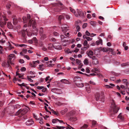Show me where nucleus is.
Masks as SVG:
<instances>
[{
    "mask_svg": "<svg viewBox=\"0 0 129 129\" xmlns=\"http://www.w3.org/2000/svg\"><path fill=\"white\" fill-rule=\"evenodd\" d=\"M95 98L96 100L98 101L100 98V93H97L95 95Z\"/></svg>",
    "mask_w": 129,
    "mask_h": 129,
    "instance_id": "nucleus-20",
    "label": "nucleus"
},
{
    "mask_svg": "<svg viewBox=\"0 0 129 129\" xmlns=\"http://www.w3.org/2000/svg\"><path fill=\"white\" fill-rule=\"evenodd\" d=\"M24 57L26 58L27 60H29L30 58L27 55H25L24 56Z\"/></svg>",
    "mask_w": 129,
    "mask_h": 129,
    "instance_id": "nucleus-63",
    "label": "nucleus"
},
{
    "mask_svg": "<svg viewBox=\"0 0 129 129\" xmlns=\"http://www.w3.org/2000/svg\"><path fill=\"white\" fill-rule=\"evenodd\" d=\"M57 120H58V119H53L52 120V122L54 123H55L57 121H58Z\"/></svg>",
    "mask_w": 129,
    "mask_h": 129,
    "instance_id": "nucleus-49",
    "label": "nucleus"
},
{
    "mask_svg": "<svg viewBox=\"0 0 129 129\" xmlns=\"http://www.w3.org/2000/svg\"><path fill=\"white\" fill-rule=\"evenodd\" d=\"M89 48V47L84 46V47L81 48V49L82 50H85Z\"/></svg>",
    "mask_w": 129,
    "mask_h": 129,
    "instance_id": "nucleus-32",
    "label": "nucleus"
},
{
    "mask_svg": "<svg viewBox=\"0 0 129 129\" xmlns=\"http://www.w3.org/2000/svg\"><path fill=\"white\" fill-rule=\"evenodd\" d=\"M86 53L88 57H89V58L94 55V53L93 51L91 50H90L89 51H87Z\"/></svg>",
    "mask_w": 129,
    "mask_h": 129,
    "instance_id": "nucleus-7",
    "label": "nucleus"
},
{
    "mask_svg": "<svg viewBox=\"0 0 129 129\" xmlns=\"http://www.w3.org/2000/svg\"><path fill=\"white\" fill-rule=\"evenodd\" d=\"M86 39L87 40V41H89L92 40V39L90 37H87V38Z\"/></svg>",
    "mask_w": 129,
    "mask_h": 129,
    "instance_id": "nucleus-50",
    "label": "nucleus"
},
{
    "mask_svg": "<svg viewBox=\"0 0 129 129\" xmlns=\"http://www.w3.org/2000/svg\"><path fill=\"white\" fill-rule=\"evenodd\" d=\"M87 25V23H84L82 25V27L83 28H85Z\"/></svg>",
    "mask_w": 129,
    "mask_h": 129,
    "instance_id": "nucleus-44",
    "label": "nucleus"
},
{
    "mask_svg": "<svg viewBox=\"0 0 129 129\" xmlns=\"http://www.w3.org/2000/svg\"><path fill=\"white\" fill-rule=\"evenodd\" d=\"M85 33L86 35L88 36H90L91 34L87 30L86 31Z\"/></svg>",
    "mask_w": 129,
    "mask_h": 129,
    "instance_id": "nucleus-43",
    "label": "nucleus"
},
{
    "mask_svg": "<svg viewBox=\"0 0 129 129\" xmlns=\"http://www.w3.org/2000/svg\"><path fill=\"white\" fill-rule=\"evenodd\" d=\"M68 111V109L67 108L65 109L64 110L61 111V113L62 115L64 114L66 112Z\"/></svg>",
    "mask_w": 129,
    "mask_h": 129,
    "instance_id": "nucleus-29",
    "label": "nucleus"
},
{
    "mask_svg": "<svg viewBox=\"0 0 129 129\" xmlns=\"http://www.w3.org/2000/svg\"><path fill=\"white\" fill-rule=\"evenodd\" d=\"M53 47L55 49L59 50L61 48L59 43H55L53 44Z\"/></svg>",
    "mask_w": 129,
    "mask_h": 129,
    "instance_id": "nucleus-9",
    "label": "nucleus"
},
{
    "mask_svg": "<svg viewBox=\"0 0 129 129\" xmlns=\"http://www.w3.org/2000/svg\"><path fill=\"white\" fill-rule=\"evenodd\" d=\"M64 16H65L66 18L67 19H69L70 18V17L68 15H66L65 14H64Z\"/></svg>",
    "mask_w": 129,
    "mask_h": 129,
    "instance_id": "nucleus-45",
    "label": "nucleus"
},
{
    "mask_svg": "<svg viewBox=\"0 0 129 129\" xmlns=\"http://www.w3.org/2000/svg\"><path fill=\"white\" fill-rule=\"evenodd\" d=\"M53 34L54 36H57L59 35V34L56 32H54L53 33Z\"/></svg>",
    "mask_w": 129,
    "mask_h": 129,
    "instance_id": "nucleus-56",
    "label": "nucleus"
},
{
    "mask_svg": "<svg viewBox=\"0 0 129 129\" xmlns=\"http://www.w3.org/2000/svg\"><path fill=\"white\" fill-rule=\"evenodd\" d=\"M42 50L45 51L47 50V48L45 46H43L42 48Z\"/></svg>",
    "mask_w": 129,
    "mask_h": 129,
    "instance_id": "nucleus-61",
    "label": "nucleus"
},
{
    "mask_svg": "<svg viewBox=\"0 0 129 129\" xmlns=\"http://www.w3.org/2000/svg\"><path fill=\"white\" fill-rule=\"evenodd\" d=\"M90 58H91L92 60H94L97 59L96 56H93L91 57H90Z\"/></svg>",
    "mask_w": 129,
    "mask_h": 129,
    "instance_id": "nucleus-42",
    "label": "nucleus"
},
{
    "mask_svg": "<svg viewBox=\"0 0 129 129\" xmlns=\"http://www.w3.org/2000/svg\"><path fill=\"white\" fill-rule=\"evenodd\" d=\"M86 89L87 91V92L88 93H89L91 92L90 89V88L89 86H88L86 87Z\"/></svg>",
    "mask_w": 129,
    "mask_h": 129,
    "instance_id": "nucleus-34",
    "label": "nucleus"
},
{
    "mask_svg": "<svg viewBox=\"0 0 129 129\" xmlns=\"http://www.w3.org/2000/svg\"><path fill=\"white\" fill-rule=\"evenodd\" d=\"M22 36L24 38L26 36L25 32L26 30H23L21 31Z\"/></svg>",
    "mask_w": 129,
    "mask_h": 129,
    "instance_id": "nucleus-26",
    "label": "nucleus"
},
{
    "mask_svg": "<svg viewBox=\"0 0 129 129\" xmlns=\"http://www.w3.org/2000/svg\"><path fill=\"white\" fill-rule=\"evenodd\" d=\"M88 125L86 124H84V125L81 127V129H85L86 128L88 127Z\"/></svg>",
    "mask_w": 129,
    "mask_h": 129,
    "instance_id": "nucleus-35",
    "label": "nucleus"
},
{
    "mask_svg": "<svg viewBox=\"0 0 129 129\" xmlns=\"http://www.w3.org/2000/svg\"><path fill=\"white\" fill-rule=\"evenodd\" d=\"M27 125H30L34 123V122L31 119L28 120L25 123Z\"/></svg>",
    "mask_w": 129,
    "mask_h": 129,
    "instance_id": "nucleus-8",
    "label": "nucleus"
},
{
    "mask_svg": "<svg viewBox=\"0 0 129 129\" xmlns=\"http://www.w3.org/2000/svg\"><path fill=\"white\" fill-rule=\"evenodd\" d=\"M86 14V13L85 12H83L81 10L77 9V13L75 14V15L77 17L84 18Z\"/></svg>",
    "mask_w": 129,
    "mask_h": 129,
    "instance_id": "nucleus-4",
    "label": "nucleus"
},
{
    "mask_svg": "<svg viewBox=\"0 0 129 129\" xmlns=\"http://www.w3.org/2000/svg\"><path fill=\"white\" fill-rule=\"evenodd\" d=\"M64 14H63V15H61L59 16L58 18V20H61L62 19H64Z\"/></svg>",
    "mask_w": 129,
    "mask_h": 129,
    "instance_id": "nucleus-18",
    "label": "nucleus"
},
{
    "mask_svg": "<svg viewBox=\"0 0 129 129\" xmlns=\"http://www.w3.org/2000/svg\"><path fill=\"white\" fill-rule=\"evenodd\" d=\"M41 35L42 36L41 38L42 39H44L46 37V35L44 34H42Z\"/></svg>",
    "mask_w": 129,
    "mask_h": 129,
    "instance_id": "nucleus-37",
    "label": "nucleus"
},
{
    "mask_svg": "<svg viewBox=\"0 0 129 129\" xmlns=\"http://www.w3.org/2000/svg\"><path fill=\"white\" fill-rule=\"evenodd\" d=\"M16 46H19L20 47H26L27 46L26 45L24 44H17V45Z\"/></svg>",
    "mask_w": 129,
    "mask_h": 129,
    "instance_id": "nucleus-31",
    "label": "nucleus"
},
{
    "mask_svg": "<svg viewBox=\"0 0 129 129\" xmlns=\"http://www.w3.org/2000/svg\"><path fill=\"white\" fill-rule=\"evenodd\" d=\"M129 65V62H127L125 63H123L121 64V66L122 67H125Z\"/></svg>",
    "mask_w": 129,
    "mask_h": 129,
    "instance_id": "nucleus-21",
    "label": "nucleus"
},
{
    "mask_svg": "<svg viewBox=\"0 0 129 129\" xmlns=\"http://www.w3.org/2000/svg\"><path fill=\"white\" fill-rule=\"evenodd\" d=\"M90 83L93 85H95V82L91 81H90L89 82Z\"/></svg>",
    "mask_w": 129,
    "mask_h": 129,
    "instance_id": "nucleus-62",
    "label": "nucleus"
},
{
    "mask_svg": "<svg viewBox=\"0 0 129 129\" xmlns=\"http://www.w3.org/2000/svg\"><path fill=\"white\" fill-rule=\"evenodd\" d=\"M27 79L29 81L31 82H32L33 81V80L30 78L29 77V76H27Z\"/></svg>",
    "mask_w": 129,
    "mask_h": 129,
    "instance_id": "nucleus-53",
    "label": "nucleus"
},
{
    "mask_svg": "<svg viewBox=\"0 0 129 129\" xmlns=\"http://www.w3.org/2000/svg\"><path fill=\"white\" fill-rule=\"evenodd\" d=\"M20 70L22 71H24L26 70V68L25 67H23L20 69Z\"/></svg>",
    "mask_w": 129,
    "mask_h": 129,
    "instance_id": "nucleus-51",
    "label": "nucleus"
},
{
    "mask_svg": "<svg viewBox=\"0 0 129 129\" xmlns=\"http://www.w3.org/2000/svg\"><path fill=\"white\" fill-rule=\"evenodd\" d=\"M50 78V77L49 76H48L47 77H46L45 79L46 81H47L48 80L50 81L52 79H49Z\"/></svg>",
    "mask_w": 129,
    "mask_h": 129,
    "instance_id": "nucleus-39",
    "label": "nucleus"
},
{
    "mask_svg": "<svg viewBox=\"0 0 129 129\" xmlns=\"http://www.w3.org/2000/svg\"><path fill=\"white\" fill-rule=\"evenodd\" d=\"M13 23L14 25H16L18 22V20L16 18L13 19Z\"/></svg>",
    "mask_w": 129,
    "mask_h": 129,
    "instance_id": "nucleus-28",
    "label": "nucleus"
},
{
    "mask_svg": "<svg viewBox=\"0 0 129 129\" xmlns=\"http://www.w3.org/2000/svg\"><path fill=\"white\" fill-rule=\"evenodd\" d=\"M40 35H41L43 34V28L42 27H41L40 28Z\"/></svg>",
    "mask_w": 129,
    "mask_h": 129,
    "instance_id": "nucleus-47",
    "label": "nucleus"
},
{
    "mask_svg": "<svg viewBox=\"0 0 129 129\" xmlns=\"http://www.w3.org/2000/svg\"><path fill=\"white\" fill-rule=\"evenodd\" d=\"M102 42V40L101 39H100L99 40H98L96 42L95 44L96 45H98L100 44L101 45H102L103 44Z\"/></svg>",
    "mask_w": 129,
    "mask_h": 129,
    "instance_id": "nucleus-11",
    "label": "nucleus"
},
{
    "mask_svg": "<svg viewBox=\"0 0 129 129\" xmlns=\"http://www.w3.org/2000/svg\"><path fill=\"white\" fill-rule=\"evenodd\" d=\"M61 9H59L58 8H56L54 9V11L56 12H59Z\"/></svg>",
    "mask_w": 129,
    "mask_h": 129,
    "instance_id": "nucleus-30",
    "label": "nucleus"
},
{
    "mask_svg": "<svg viewBox=\"0 0 129 129\" xmlns=\"http://www.w3.org/2000/svg\"><path fill=\"white\" fill-rule=\"evenodd\" d=\"M70 10L71 11V12L73 13L74 14V15H75V14L77 13V12H76L75 10L72 8H70Z\"/></svg>",
    "mask_w": 129,
    "mask_h": 129,
    "instance_id": "nucleus-36",
    "label": "nucleus"
},
{
    "mask_svg": "<svg viewBox=\"0 0 129 129\" xmlns=\"http://www.w3.org/2000/svg\"><path fill=\"white\" fill-rule=\"evenodd\" d=\"M83 44L84 46H86L89 47V45L88 44V42L86 40H85L84 41Z\"/></svg>",
    "mask_w": 129,
    "mask_h": 129,
    "instance_id": "nucleus-22",
    "label": "nucleus"
},
{
    "mask_svg": "<svg viewBox=\"0 0 129 129\" xmlns=\"http://www.w3.org/2000/svg\"><path fill=\"white\" fill-rule=\"evenodd\" d=\"M100 99L101 100V101L102 102H104V96L103 94L102 95H101L100 97Z\"/></svg>",
    "mask_w": 129,
    "mask_h": 129,
    "instance_id": "nucleus-33",
    "label": "nucleus"
},
{
    "mask_svg": "<svg viewBox=\"0 0 129 129\" xmlns=\"http://www.w3.org/2000/svg\"><path fill=\"white\" fill-rule=\"evenodd\" d=\"M28 108L27 107H25L23 109H20L18 110L16 113V115H23L26 113L28 111Z\"/></svg>",
    "mask_w": 129,
    "mask_h": 129,
    "instance_id": "nucleus-5",
    "label": "nucleus"
},
{
    "mask_svg": "<svg viewBox=\"0 0 129 129\" xmlns=\"http://www.w3.org/2000/svg\"><path fill=\"white\" fill-rule=\"evenodd\" d=\"M76 29L77 31L78 32L80 30V27L78 25L77 26Z\"/></svg>",
    "mask_w": 129,
    "mask_h": 129,
    "instance_id": "nucleus-54",
    "label": "nucleus"
},
{
    "mask_svg": "<svg viewBox=\"0 0 129 129\" xmlns=\"http://www.w3.org/2000/svg\"><path fill=\"white\" fill-rule=\"evenodd\" d=\"M2 76L3 77H8V75L6 74H5L2 71H0V76Z\"/></svg>",
    "mask_w": 129,
    "mask_h": 129,
    "instance_id": "nucleus-12",
    "label": "nucleus"
},
{
    "mask_svg": "<svg viewBox=\"0 0 129 129\" xmlns=\"http://www.w3.org/2000/svg\"><path fill=\"white\" fill-rule=\"evenodd\" d=\"M92 63L93 64L95 65H96L98 64L99 63L98 59H97L95 60H92Z\"/></svg>",
    "mask_w": 129,
    "mask_h": 129,
    "instance_id": "nucleus-23",
    "label": "nucleus"
},
{
    "mask_svg": "<svg viewBox=\"0 0 129 129\" xmlns=\"http://www.w3.org/2000/svg\"><path fill=\"white\" fill-rule=\"evenodd\" d=\"M39 63V61L37 60L35 61H33V63L34 64H36L37 63Z\"/></svg>",
    "mask_w": 129,
    "mask_h": 129,
    "instance_id": "nucleus-59",
    "label": "nucleus"
},
{
    "mask_svg": "<svg viewBox=\"0 0 129 129\" xmlns=\"http://www.w3.org/2000/svg\"><path fill=\"white\" fill-rule=\"evenodd\" d=\"M84 64L85 65H87L88 64L89 62L87 58H85L83 61Z\"/></svg>",
    "mask_w": 129,
    "mask_h": 129,
    "instance_id": "nucleus-25",
    "label": "nucleus"
},
{
    "mask_svg": "<svg viewBox=\"0 0 129 129\" xmlns=\"http://www.w3.org/2000/svg\"><path fill=\"white\" fill-rule=\"evenodd\" d=\"M60 81L62 83L64 84H68L69 81L67 80L63 79H61Z\"/></svg>",
    "mask_w": 129,
    "mask_h": 129,
    "instance_id": "nucleus-10",
    "label": "nucleus"
},
{
    "mask_svg": "<svg viewBox=\"0 0 129 129\" xmlns=\"http://www.w3.org/2000/svg\"><path fill=\"white\" fill-rule=\"evenodd\" d=\"M27 18L25 17H23V19L24 23H27L28 21H29L28 23V25L31 26L32 25L33 29H34L35 33H36L38 31V29L36 28V23L35 21L30 19V16L29 14H27Z\"/></svg>",
    "mask_w": 129,
    "mask_h": 129,
    "instance_id": "nucleus-1",
    "label": "nucleus"
},
{
    "mask_svg": "<svg viewBox=\"0 0 129 129\" xmlns=\"http://www.w3.org/2000/svg\"><path fill=\"white\" fill-rule=\"evenodd\" d=\"M96 122L95 121H92V125L91 127H93V126L96 124Z\"/></svg>",
    "mask_w": 129,
    "mask_h": 129,
    "instance_id": "nucleus-46",
    "label": "nucleus"
},
{
    "mask_svg": "<svg viewBox=\"0 0 129 129\" xmlns=\"http://www.w3.org/2000/svg\"><path fill=\"white\" fill-rule=\"evenodd\" d=\"M8 20L5 16H3L0 13V25L2 27H3L6 23V21Z\"/></svg>",
    "mask_w": 129,
    "mask_h": 129,
    "instance_id": "nucleus-3",
    "label": "nucleus"
},
{
    "mask_svg": "<svg viewBox=\"0 0 129 129\" xmlns=\"http://www.w3.org/2000/svg\"><path fill=\"white\" fill-rule=\"evenodd\" d=\"M76 85L78 87L82 88L84 86V84L82 83H77L76 84Z\"/></svg>",
    "mask_w": 129,
    "mask_h": 129,
    "instance_id": "nucleus-16",
    "label": "nucleus"
},
{
    "mask_svg": "<svg viewBox=\"0 0 129 129\" xmlns=\"http://www.w3.org/2000/svg\"><path fill=\"white\" fill-rule=\"evenodd\" d=\"M42 91L43 92H45L46 91L47 89L46 88H45L44 87L43 89H42Z\"/></svg>",
    "mask_w": 129,
    "mask_h": 129,
    "instance_id": "nucleus-57",
    "label": "nucleus"
},
{
    "mask_svg": "<svg viewBox=\"0 0 129 129\" xmlns=\"http://www.w3.org/2000/svg\"><path fill=\"white\" fill-rule=\"evenodd\" d=\"M77 72L78 73H79L81 74H85V75H86L87 76H88V75L85 73L84 74V73H83L81 72L80 71H77Z\"/></svg>",
    "mask_w": 129,
    "mask_h": 129,
    "instance_id": "nucleus-55",
    "label": "nucleus"
},
{
    "mask_svg": "<svg viewBox=\"0 0 129 129\" xmlns=\"http://www.w3.org/2000/svg\"><path fill=\"white\" fill-rule=\"evenodd\" d=\"M61 41L63 42H68V40H64V39L66 38V37H64L63 35H61L60 36Z\"/></svg>",
    "mask_w": 129,
    "mask_h": 129,
    "instance_id": "nucleus-17",
    "label": "nucleus"
},
{
    "mask_svg": "<svg viewBox=\"0 0 129 129\" xmlns=\"http://www.w3.org/2000/svg\"><path fill=\"white\" fill-rule=\"evenodd\" d=\"M16 58V57L14 54H10L8 57V60L6 63L7 67H9L11 64L12 65H14V62Z\"/></svg>",
    "mask_w": 129,
    "mask_h": 129,
    "instance_id": "nucleus-2",
    "label": "nucleus"
},
{
    "mask_svg": "<svg viewBox=\"0 0 129 129\" xmlns=\"http://www.w3.org/2000/svg\"><path fill=\"white\" fill-rule=\"evenodd\" d=\"M92 71V72L93 73H98L99 72V70L98 69V68H94L93 69Z\"/></svg>",
    "mask_w": 129,
    "mask_h": 129,
    "instance_id": "nucleus-14",
    "label": "nucleus"
},
{
    "mask_svg": "<svg viewBox=\"0 0 129 129\" xmlns=\"http://www.w3.org/2000/svg\"><path fill=\"white\" fill-rule=\"evenodd\" d=\"M86 72L89 73H90V71L89 68H87L86 69Z\"/></svg>",
    "mask_w": 129,
    "mask_h": 129,
    "instance_id": "nucleus-60",
    "label": "nucleus"
},
{
    "mask_svg": "<svg viewBox=\"0 0 129 129\" xmlns=\"http://www.w3.org/2000/svg\"><path fill=\"white\" fill-rule=\"evenodd\" d=\"M53 47V44H50L48 45V48L49 50H51Z\"/></svg>",
    "mask_w": 129,
    "mask_h": 129,
    "instance_id": "nucleus-24",
    "label": "nucleus"
},
{
    "mask_svg": "<svg viewBox=\"0 0 129 129\" xmlns=\"http://www.w3.org/2000/svg\"><path fill=\"white\" fill-rule=\"evenodd\" d=\"M38 120H39V122L40 123L42 124L43 123V120L41 118H40Z\"/></svg>",
    "mask_w": 129,
    "mask_h": 129,
    "instance_id": "nucleus-38",
    "label": "nucleus"
},
{
    "mask_svg": "<svg viewBox=\"0 0 129 129\" xmlns=\"http://www.w3.org/2000/svg\"><path fill=\"white\" fill-rule=\"evenodd\" d=\"M104 86L108 88H112V87L109 85H105Z\"/></svg>",
    "mask_w": 129,
    "mask_h": 129,
    "instance_id": "nucleus-52",
    "label": "nucleus"
},
{
    "mask_svg": "<svg viewBox=\"0 0 129 129\" xmlns=\"http://www.w3.org/2000/svg\"><path fill=\"white\" fill-rule=\"evenodd\" d=\"M76 62L78 64H80L81 63V61L77 59H76Z\"/></svg>",
    "mask_w": 129,
    "mask_h": 129,
    "instance_id": "nucleus-40",
    "label": "nucleus"
},
{
    "mask_svg": "<svg viewBox=\"0 0 129 129\" xmlns=\"http://www.w3.org/2000/svg\"><path fill=\"white\" fill-rule=\"evenodd\" d=\"M110 50H112V49H110L108 48H104V47L103 48V49H102V51L104 52H107L109 51H110Z\"/></svg>",
    "mask_w": 129,
    "mask_h": 129,
    "instance_id": "nucleus-15",
    "label": "nucleus"
},
{
    "mask_svg": "<svg viewBox=\"0 0 129 129\" xmlns=\"http://www.w3.org/2000/svg\"><path fill=\"white\" fill-rule=\"evenodd\" d=\"M8 27L9 29H11L13 28V26L11 23L10 22H8L7 23Z\"/></svg>",
    "mask_w": 129,
    "mask_h": 129,
    "instance_id": "nucleus-13",
    "label": "nucleus"
},
{
    "mask_svg": "<svg viewBox=\"0 0 129 129\" xmlns=\"http://www.w3.org/2000/svg\"><path fill=\"white\" fill-rule=\"evenodd\" d=\"M87 18L88 19H90L91 18V15L89 14H88L87 15Z\"/></svg>",
    "mask_w": 129,
    "mask_h": 129,
    "instance_id": "nucleus-64",
    "label": "nucleus"
},
{
    "mask_svg": "<svg viewBox=\"0 0 129 129\" xmlns=\"http://www.w3.org/2000/svg\"><path fill=\"white\" fill-rule=\"evenodd\" d=\"M118 117L121 120H124V118L121 115V113L119 114L118 116Z\"/></svg>",
    "mask_w": 129,
    "mask_h": 129,
    "instance_id": "nucleus-27",
    "label": "nucleus"
},
{
    "mask_svg": "<svg viewBox=\"0 0 129 129\" xmlns=\"http://www.w3.org/2000/svg\"><path fill=\"white\" fill-rule=\"evenodd\" d=\"M61 27L62 31L64 33V35L67 37H69V33L67 32V33H65V32L66 33L69 29L68 26L67 25L63 24L62 25Z\"/></svg>",
    "mask_w": 129,
    "mask_h": 129,
    "instance_id": "nucleus-6",
    "label": "nucleus"
},
{
    "mask_svg": "<svg viewBox=\"0 0 129 129\" xmlns=\"http://www.w3.org/2000/svg\"><path fill=\"white\" fill-rule=\"evenodd\" d=\"M90 24L93 26H95L96 25V22L93 21H90Z\"/></svg>",
    "mask_w": 129,
    "mask_h": 129,
    "instance_id": "nucleus-19",
    "label": "nucleus"
},
{
    "mask_svg": "<svg viewBox=\"0 0 129 129\" xmlns=\"http://www.w3.org/2000/svg\"><path fill=\"white\" fill-rule=\"evenodd\" d=\"M43 88H44V87L43 86H37V89L39 90L41 89H43Z\"/></svg>",
    "mask_w": 129,
    "mask_h": 129,
    "instance_id": "nucleus-58",
    "label": "nucleus"
},
{
    "mask_svg": "<svg viewBox=\"0 0 129 129\" xmlns=\"http://www.w3.org/2000/svg\"><path fill=\"white\" fill-rule=\"evenodd\" d=\"M57 90L56 88H54L52 89L51 91L55 93H57L56 91Z\"/></svg>",
    "mask_w": 129,
    "mask_h": 129,
    "instance_id": "nucleus-41",
    "label": "nucleus"
},
{
    "mask_svg": "<svg viewBox=\"0 0 129 129\" xmlns=\"http://www.w3.org/2000/svg\"><path fill=\"white\" fill-rule=\"evenodd\" d=\"M71 119H72L73 121H75L77 120L76 117H74L71 118Z\"/></svg>",
    "mask_w": 129,
    "mask_h": 129,
    "instance_id": "nucleus-48",
    "label": "nucleus"
}]
</instances>
